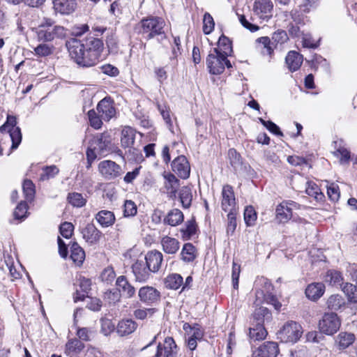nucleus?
Returning <instances> with one entry per match:
<instances>
[{"mask_svg": "<svg viewBox=\"0 0 357 357\" xmlns=\"http://www.w3.org/2000/svg\"><path fill=\"white\" fill-rule=\"evenodd\" d=\"M36 33L38 41L50 43L66 38L68 31L63 26L55 24V22L52 19L44 17L41 23L36 28Z\"/></svg>", "mask_w": 357, "mask_h": 357, "instance_id": "f257e3e1", "label": "nucleus"}, {"mask_svg": "<svg viewBox=\"0 0 357 357\" xmlns=\"http://www.w3.org/2000/svg\"><path fill=\"white\" fill-rule=\"evenodd\" d=\"M66 47L72 59H73L79 66L89 68L95 66L98 63L92 61V63H89L88 58L89 59L91 52L84 49L80 40L72 38L66 42Z\"/></svg>", "mask_w": 357, "mask_h": 357, "instance_id": "f03ea898", "label": "nucleus"}, {"mask_svg": "<svg viewBox=\"0 0 357 357\" xmlns=\"http://www.w3.org/2000/svg\"><path fill=\"white\" fill-rule=\"evenodd\" d=\"M227 57L211 50L206 60L209 73L213 75H220L224 72L225 67L231 68L232 66Z\"/></svg>", "mask_w": 357, "mask_h": 357, "instance_id": "7ed1b4c3", "label": "nucleus"}, {"mask_svg": "<svg viewBox=\"0 0 357 357\" xmlns=\"http://www.w3.org/2000/svg\"><path fill=\"white\" fill-rule=\"evenodd\" d=\"M303 333L301 326L295 321L287 322L278 331V337L281 342L285 343H296Z\"/></svg>", "mask_w": 357, "mask_h": 357, "instance_id": "20e7f679", "label": "nucleus"}, {"mask_svg": "<svg viewBox=\"0 0 357 357\" xmlns=\"http://www.w3.org/2000/svg\"><path fill=\"white\" fill-rule=\"evenodd\" d=\"M142 33L146 34V38L151 39L156 36L164 33L163 29L165 22L163 19L157 17H148L141 21Z\"/></svg>", "mask_w": 357, "mask_h": 357, "instance_id": "39448f33", "label": "nucleus"}, {"mask_svg": "<svg viewBox=\"0 0 357 357\" xmlns=\"http://www.w3.org/2000/svg\"><path fill=\"white\" fill-rule=\"evenodd\" d=\"M17 119L14 116L8 115L6 123L1 126L2 133L8 132L12 141L11 149H16L22 142V133L19 127L16 126Z\"/></svg>", "mask_w": 357, "mask_h": 357, "instance_id": "423d86ee", "label": "nucleus"}, {"mask_svg": "<svg viewBox=\"0 0 357 357\" xmlns=\"http://www.w3.org/2000/svg\"><path fill=\"white\" fill-rule=\"evenodd\" d=\"M341 326V321L336 313H325L319 321V329L321 333L332 335L337 332Z\"/></svg>", "mask_w": 357, "mask_h": 357, "instance_id": "0eeeda50", "label": "nucleus"}, {"mask_svg": "<svg viewBox=\"0 0 357 357\" xmlns=\"http://www.w3.org/2000/svg\"><path fill=\"white\" fill-rule=\"evenodd\" d=\"M98 170L100 174L106 180H113L123 174L121 167L114 161L105 160L98 165Z\"/></svg>", "mask_w": 357, "mask_h": 357, "instance_id": "6e6552de", "label": "nucleus"}, {"mask_svg": "<svg viewBox=\"0 0 357 357\" xmlns=\"http://www.w3.org/2000/svg\"><path fill=\"white\" fill-rule=\"evenodd\" d=\"M82 45L86 50L91 52L89 59L88 58L89 63H92V61L98 62L103 48L102 41L99 38L91 37Z\"/></svg>", "mask_w": 357, "mask_h": 357, "instance_id": "1a4fd4ad", "label": "nucleus"}, {"mask_svg": "<svg viewBox=\"0 0 357 357\" xmlns=\"http://www.w3.org/2000/svg\"><path fill=\"white\" fill-rule=\"evenodd\" d=\"M178 347L171 337L165 339L162 343H159L153 357H177Z\"/></svg>", "mask_w": 357, "mask_h": 357, "instance_id": "9d476101", "label": "nucleus"}, {"mask_svg": "<svg viewBox=\"0 0 357 357\" xmlns=\"http://www.w3.org/2000/svg\"><path fill=\"white\" fill-rule=\"evenodd\" d=\"M221 206L226 212L237 211L233 188L229 185H225L222 188Z\"/></svg>", "mask_w": 357, "mask_h": 357, "instance_id": "9b49d317", "label": "nucleus"}, {"mask_svg": "<svg viewBox=\"0 0 357 357\" xmlns=\"http://www.w3.org/2000/svg\"><path fill=\"white\" fill-rule=\"evenodd\" d=\"M172 169L180 178L186 179L190 176V164L184 155H179L172 162Z\"/></svg>", "mask_w": 357, "mask_h": 357, "instance_id": "f8f14e48", "label": "nucleus"}, {"mask_svg": "<svg viewBox=\"0 0 357 357\" xmlns=\"http://www.w3.org/2000/svg\"><path fill=\"white\" fill-rule=\"evenodd\" d=\"M273 5L271 0H255L254 11L261 20L267 21L272 17Z\"/></svg>", "mask_w": 357, "mask_h": 357, "instance_id": "ddd939ff", "label": "nucleus"}, {"mask_svg": "<svg viewBox=\"0 0 357 357\" xmlns=\"http://www.w3.org/2000/svg\"><path fill=\"white\" fill-rule=\"evenodd\" d=\"M91 144L98 154H104L110 149L111 137L107 133L99 134L93 137Z\"/></svg>", "mask_w": 357, "mask_h": 357, "instance_id": "4468645a", "label": "nucleus"}, {"mask_svg": "<svg viewBox=\"0 0 357 357\" xmlns=\"http://www.w3.org/2000/svg\"><path fill=\"white\" fill-rule=\"evenodd\" d=\"M163 261L162 254L156 250L149 251L145 257V264L153 273H156L161 267Z\"/></svg>", "mask_w": 357, "mask_h": 357, "instance_id": "2eb2a0df", "label": "nucleus"}, {"mask_svg": "<svg viewBox=\"0 0 357 357\" xmlns=\"http://www.w3.org/2000/svg\"><path fill=\"white\" fill-rule=\"evenodd\" d=\"M138 296L141 301L147 304H153L160 300V294L155 288L145 286L139 289Z\"/></svg>", "mask_w": 357, "mask_h": 357, "instance_id": "dca6fc26", "label": "nucleus"}, {"mask_svg": "<svg viewBox=\"0 0 357 357\" xmlns=\"http://www.w3.org/2000/svg\"><path fill=\"white\" fill-rule=\"evenodd\" d=\"M97 111L101 119L109 121L116 114V110L109 99L103 98L97 105Z\"/></svg>", "mask_w": 357, "mask_h": 357, "instance_id": "f3484780", "label": "nucleus"}, {"mask_svg": "<svg viewBox=\"0 0 357 357\" xmlns=\"http://www.w3.org/2000/svg\"><path fill=\"white\" fill-rule=\"evenodd\" d=\"M132 273L135 277V280L139 282L147 281L151 276V271L143 261L137 260L132 266Z\"/></svg>", "mask_w": 357, "mask_h": 357, "instance_id": "a211bd4d", "label": "nucleus"}, {"mask_svg": "<svg viewBox=\"0 0 357 357\" xmlns=\"http://www.w3.org/2000/svg\"><path fill=\"white\" fill-rule=\"evenodd\" d=\"M83 238L90 245L96 244L102 235L100 231L93 224H88L82 231Z\"/></svg>", "mask_w": 357, "mask_h": 357, "instance_id": "6ab92c4d", "label": "nucleus"}, {"mask_svg": "<svg viewBox=\"0 0 357 357\" xmlns=\"http://www.w3.org/2000/svg\"><path fill=\"white\" fill-rule=\"evenodd\" d=\"M135 139V130L131 127H125L121 131V143L125 149H128L129 151H133L135 149L133 147Z\"/></svg>", "mask_w": 357, "mask_h": 357, "instance_id": "aec40b11", "label": "nucleus"}, {"mask_svg": "<svg viewBox=\"0 0 357 357\" xmlns=\"http://www.w3.org/2000/svg\"><path fill=\"white\" fill-rule=\"evenodd\" d=\"M118 291L126 298H132L135 294V287L128 281L126 276L121 275L116 279Z\"/></svg>", "mask_w": 357, "mask_h": 357, "instance_id": "412c9836", "label": "nucleus"}, {"mask_svg": "<svg viewBox=\"0 0 357 357\" xmlns=\"http://www.w3.org/2000/svg\"><path fill=\"white\" fill-rule=\"evenodd\" d=\"M55 11L63 15L72 13L76 8L75 0H53Z\"/></svg>", "mask_w": 357, "mask_h": 357, "instance_id": "4be33fe9", "label": "nucleus"}, {"mask_svg": "<svg viewBox=\"0 0 357 357\" xmlns=\"http://www.w3.org/2000/svg\"><path fill=\"white\" fill-rule=\"evenodd\" d=\"M160 244L163 252L168 255L176 254L180 248L179 241L175 238L169 236L162 237Z\"/></svg>", "mask_w": 357, "mask_h": 357, "instance_id": "5701e85b", "label": "nucleus"}, {"mask_svg": "<svg viewBox=\"0 0 357 357\" xmlns=\"http://www.w3.org/2000/svg\"><path fill=\"white\" fill-rule=\"evenodd\" d=\"M303 61V56L295 51H290L285 58V63L291 72H295L298 70Z\"/></svg>", "mask_w": 357, "mask_h": 357, "instance_id": "b1692460", "label": "nucleus"}, {"mask_svg": "<svg viewBox=\"0 0 357 357\" xmlns=\"http://www.w3.org/2000/svg\"><path fill=\"white\" fill-rule=\"evenodd\" d=\"M278 353V345L274 342H264L258 349V356L260 357H276Z\"/></svg>", "mask_w": 357, "mask_h": 357, "instance_id": "393cba45", "label": "nucleus"}, {"mask_svg": "<svg viewBox=\"0 0 357 357\" xmlns=\"http://www.w3.org/2000/svg\"><path fill=\"white\" fill-rule=\"evenodd\" d=\"M137 324L132 319H123L120 321L116 327V332L120 336H125L133 333Z\"/></svg>", "mask_w": 357, "mask_h": 357, "instance_id": "a878e982", "label": "nucleus"}, {"mask_svg": "<svg viewBox=\"0 0 357 357\" xmlns=\"http://www.w3.org/2000/svg\"><path fill=\"white\" fill-rule=\"evenodd\" d=\"M164 178L165 179V188L167 190V192L169 195L170 197H175L179 186V180L171 173L165 175Z\"/></svg>", "mask_w": 357, "mask_h": 357, "instance_id": "bb28decb", "label": "nucleus"}, {"mask_svg": "<svg viewBox=\"0 0 357 357\" xmlns=\"http://www.w3.org/2000/svg\"><path fill=\"white\" fill-rule=\"evenodd\" d=\"M212 50L224 56H229L233 52L231 42L227 37L222 35L219 38L218 47L213 48Z\"/></svg>", "mask_w": 357, "mask_h": 357, "instance_id": "cd10ccee", "label": "nucleus"}, {"mask_svg": "<svg viewBox=\"0 0 357 357\" xmlns=\"http://www.w3.org/2000/svg\"><path fill=\"white\" fill-rule=\"evenodd\" d=\"M324 284L322 283L310 284L305 289L306 296L311 300H317L324 294Z\"/></svg>", "mask_w": 357, "mask_h": 357, "instance_id": "c85d7f7f", "label": "nucleus"}, {"mask_svg": "<svg viewBox=\"0 0 357 357\" xmlns=\"http://www.w3.org/2000/svg\"><path fill=\"white\" fill-rule=\"evenodd\" d=\"M96 220L102 227H107L114 223L115 216L113 212L102 210L96 214Z\"/></svg>", "mask_w": 357, "mask_h": 357, "instance_id": "c756f323", "label": "nucleus"}, {"mask_svg": "<svg viewBox=\"0 0 357 357\" xmlns=\"http://www.w3.org/2000/svg\"><path fill=\"white\" fill-rule=\"evenodd\" d=\"M183 213L177 208L171 210L164 218V223L175 227L183 221Z\"/></svg>", "mask_w": 357, "mask_h": 357, "instance_id": "7c9ffc66", "label": "nucleus"}, {"mask_svg": "<svg viewBox=\"0 0 357 357\" xmlns=\"http://www.w3.org/2000/svg\"><path fill=\"white\" fill-rule=\"evenodd\" d=\"M267 335V331L262 324H255L252 323V326L249 328L250 338L254 341L264 340Z\"/></svg>", "mask_w": 357, "mask_h": 357, "instance_id": "2f4dec72", "label": "nucleus"}, {"mask_svg": "<svg viewBox=\"0 0 357 357\" xmlns=\"http://www.w3.org/2000/svg\"><path fill=\"white\" fill-rule=\"evenodd\" d=\"M197 250L190 243H185L181 252V259L187 263L193 261L197 257Z\"/></svg>", "mask_w": 357, "mask_h": 357, "instance_id": "473e14b6", "label": "nucleus"}, {"mask_svg": "<svg viewBox=\"0 0 357 357\" xmlns=\"http://www.w3.org/2000/svg\"><path fill=\"white\" fill-rule=\"evenodd\" d=\"M70 258L78 265H81L84 260L85 252L76 242H73L70 245Z\"/></svg>", "mask_w": 357, "mask_h": 357, "instance_id": "72a5a7b5", "label": "nucleus"}, {"mask_svg": "<svg viewBox=\"0 0 357 357\" xmlns=\"http://www.w3.org/2000/svg\"><path fill=\"white\" fill-rule=\"evenodd\" d=\"M91 280L85 278L84 277H80L79 279V286L80 290L84 293L83 294H80L79 290H76V294L74 296V301L77 302L78 301H83L84 299V294H88L91 290Z\"/></svg>", "mask_w": 357, "mask_h": 357, "instance_id": "f704fd0d", "label": "nucleus"}, {"mask_svg": "<svg viewBox=\"0 0 357 357\" xmlns=\"http://www.w3.org/2000/svg\"><path fill=\"white\" fill-rule=\"evenodd\" d=\"M355 340V336L352 333H340L335 340L340 349H344L349 347Z\"/></svg>", "mask_w": 357, "mask_h": 357, "instance_id": "c9c22d12", "label": "nucleus"}, {"mask_svg": "<svg viewBox=\"0 0 357 357\" xmlns=\"http://www.w3.org/2000/svg\"><path fill=\"white\" fill-rule=\"evenodd\" d=\"M271 314L269 310L265 307H260L256 309L252 314V322L255 324H262L265 319H269Z\"/></svg>", "mask_w": 357, "mask_h": 357, "instance_id": "e433bc0d", "label": "nucleus"}, {"mask_svg": "<svg viewBox=\"0 0 357 357\" xmlns=\"http://www.w3.org/2000/svg\"><path fill=\"white\" fill-rule=\"evenodd\" d=\"M183 283V278L181 275L177 273H173L169 275L165 281V284L167 288L176 290L178 289Z\"/></svg>", "mask_w": 357, "mask_h": 357, "instance_id": "4c0bfd02", "label": "nucleus"}, {"mask_svg": "<svg viewBox=\"0 0 357 357\" xmlns=\"http://www.w3.org/2000/svg\"><path fill=\"white\" fill-rule=\"evenodd\" d=\"M275 213L277 220L281 223L288 222L292 217V212L282 203L277 206Z\"/></svg>", "mask_w": 357, "mask_h": 357, "instance_id": "58836bf2", "label": "nucleus"}, {"mask_svg": "<svg viewBox=\"0 0 357 357\" xmlns=\"http://www.w3.org/2000/svg\"><path fill=\"white\" fill-rule=\"evenodd\" d=\"M84 348V344L77 338L69 340L66 344V349L68 354H77Z\"/></svg>", "mask_w": 357, "mask_h": 357, "instance_id": "ea45409f", "label": "nucleus"}, {"mask_svg": "<svg viewBox=\"0 0 357 357\" xmlns=\"http://www.w3.org/2000/svg\"><path fill=\"white\" fill-rule=\"evenodd\" d=\"M197 231V225L195 220L192 219L188 220L185 223V227L181 229L182 238L185 240L190 239L193 235L195 234Z\"/></svg>", "mask_w": 357, "mask_h": 357, "instance_id": "a19ab883", "label": "nucleus"}, {"mask_svg": "<svg viewBox=\"0 0 357 357\" xmlns=\"http://www.w3.org/2000/svg\"><path fill=\"white\" fill-rule=\"evenodd\" d=\"M256 42L263 47L264 50L262 52L264 54H268L269 56L272 55L275 47L273 44L272 40H271L268 36L258 38L256 40Z\"/></svg>", "mask_w": 357, "mask_h": 357, "instance_id": "79ce46f5", "label": "nucleus"}, {"mask_svg": "<svg viewBox=\"0 0 357 357\" xmlns=\"http://www.w3.org/2000/svg\"><path fill=\"white\" fill-rule=\"evenodd\" d=\"M22 190L26 200L31 202L34 198L36 192L33 183L29 179L24 180L22 184Z\"/></svg>", "mask_w": 357, "mask_h": 357, "instance_id": "37998d69", "label": "nucleus"}, {"mask_svg": "<svg viewBox=\"0 0 357 357\" xmlns=\"http://www.w3.org/2000/svg\"><path fill=\"white\" fill-rule=\"evenodd\" d=\"M327 306L331 310H337L345 303L344 299L338 294L331 295L327 301Z\"/></svg>", "mask_w": 357, "mask_h": 357, "instance_id": "c03bdc74", "label": "nucleus"}, {"mask_svg": "<svg viewBox=\"0 0 357 357\" xmlns=\"http://www.w3.org/2000/svg\"><path fill=\"white\" fill-rule=\"evenodd\" d=\"M307 185L305 192L309 196L313 197L317 201H321L324 199V195L320 191L317 184L312 182H307Z\"/></svg>", "mask_w": 357, "mask_h": 357, "instance_id": "a18cd8bd", "label": "nucleus"}, {"mask_svg": "<svg viewBox=\"0 0 357 357\" xmlns=\"http://www.w3.org/2000/svg\"><path fill=\"white\" fill-rule=\"evenodd\" d=\"M54 50V47L52 45L43 42L34 48V53L38 56H47L52 54Z\"/></svg>", "mask_w": 357, "mask_h": 357, "instance_id": "49530a36", "label": "nucleus"}, {"mask_svg": "<svg viewBox=\"0 0 357 357\" xmlns=\"http://www.w3.org/2000/svg\"><path fill=\"white\" fill-rule=\"evenodd\" d=\"M179 197L183 206L188 208L191 204L192 198L190 188L187 186L181 188L179 192Z\"/></svg>", "mask_w": 357, "mask_h": 357, "instance_id": "de8ad7c7", "label": "nucleus"}, {"mask_svg": "<svg viewBox=\"0 0 357 357\" xmlns=\"http://www.w3.org/2000/svg\"><path fill=\"white\" fill-rule=\"evenodd\" d=\"M59 172V168L56 165L46 166L43 168V172L40 174V180L47 181L56 176Z\"/></svg>", "mask_w": 357, "mask_h": 357, "instance_id": "09e8293b", "label": "nucleus"}, {"mask_svg": "<svg viewBox=\"0 0 357 357\" xmlns=\"http://www.w3.org/2000/svg\"><path fill=\"white\" fill-rule=\"evenodd\" d=\"M342 291L351 302L357 303V286L351 283H346Z\"/></svg>", "mask_w": 357, "mask_h": 357, "instance_id": "8fccbe9b", "label": "nucleus"}, {"mask_svg": "<svg viewBox=\"0 0 357 357\" xmlns=\"http://www.w3.org/2000/svg\"><path fill=\"white\" fill-rule=\"evenodd\" d=\"M271 40L276 48L278 45L285 43L289 40V37L285 31L278 29L272 34Z\"/></svg>", "mask_w": 357, "mask_h": 357, "instance_id": "3c124183", "label": "nucleus"}, {"mask_svg": "<svg viewBox=\"0 0 357 357\" xmlns=\"http://www.w3.org/2000/svg\"><path fill=\"white\" fill-rule=\"evenodd\" d=\"M342 280V278L340 273L332 270L327 271L324 277L325 282L328 283L330 285L339 284Z\"/></svg>", "mask_w": 357, "mask_h": 357, "instance_id": "603ef678", "label": "nucleus"}, {"mask_svg": "<svg viewBox=\"0 0 357 357\" xmlns=\"http://www.w3.org/2000/svg\"><path fill=\"white\" fill-rule=\"evenodd\" d=\"M68 199L69 203L75 207H82L86 204V199L82 195L77 192L70 193Z\"/></svg>", "mask_w": 357, "mask_h": 357, "instance_id": "864d4df0", "label": "nucleus"}, {"mask_svg": "<svg viewBox=\"0 0 357 357\" xmlns=\"http://www.w3.org/2000/svg\"><path fill=\"white\" fill-rule=\"evenodd\" d=\"M244 220L247 226H252L257 220V213L254 208L248 206L244 211Z\"/></svg>", "mask_w": 357, "mask_h": 357, "instance_id": "5fc2aeb1", "label": "nucleus"}, {"mask_svg": "<svg viewBox=\"0 0 357 357\" xmlns=\"http://www.w3.org/2000/svg\"><path fill=\"white\" fill-rule=\"evenodd\" d=\"M236 213L237 211H230L227 215V233L228 235H232L236 228Z\"/></svg>", "mask_w": 357, "mask_h": 357, "instance_id": "6e6d98bb", "label": "nucleus"}, {"mask_svg": "<svg viewBox=\"0 0 357 357\" xmlns=\"http://www.w3.org/2000/svg\"><path fill=\"white\" fill-rule=\"evenodd\" d=\"M214 21L212 16L206 13L203 19V31L205 34L208 35L212 32L214 29Z\"/></svg>", "mask_w": 357, "mask_h": 357, "instance_id": "4d7b16f0", "label": "nucleus"}, {"mask_svg": "<svg viewBox=\"0 0 357 357\" xmlns=\"http://www.w3.org/2000/svg\"><path fill=\"white\" fill-rule=\"evenodd\" d=\"M88 117L91 127L95 129L101 128L102 122L100 116H98L94 109H91L88 112Z\"/></svg>", "mask_w": 357, "mask_h": 357, "instance_id": "13d9d810", "label": "nucleus"}, {"mask_svg": "<svg viewBox=\"0 0 357 357\" xmlns=\"http://www.w3.org/2000/svg\"><path fill=\"white\" fill-rule=\"evenodd\" d=\"M28 206L26 202H20L17 206L14 211V216L15 219L22 220L26 218L27 213Z\"/></svg>", "mask_w": 357, "mask_h": 357, "instance_id": "bf43d9fd", "label": "nucleus"}, {"mask_svg": "<svg viewBox=\"0 0 357 357\" xmlns=\"http://www.w3.org/2000/svg\"><path fill=\"white\" fill-rule=\"evenodd\" d=\"M74 230V226L71 222H64L59 227L60 234L66 238H70Z\"/></svg>", "mask_w": 357, "mask_h": 357, "instance_id": "052dcab7", "label": "nucleus"}, {"mask_svg": "<svg viewBox=\"0 0 357 357\" xmlns=\"http://www.w3.org/2000/svg\"><path fill=\"white\" fill-rule=\"evenodd\" d=\"M121 298V293L117 289L109 290L105 293L104 299L109 303H116Z\"/></svg>", "mask_w": 357, "mask_h": 357, "instance_id": "680f3d73", "label": "nucleus"}, {"mask_svg": "<svg viewBox=\"0 0 357 357\" xmlns=\"http://www.w3.org/2000/svg\"><path fill=\"white\" fill-rule=\"evenodd\" d=\"M228 158L230 164L234 167H236L241 165V155L234 149H230L228 151Z\"/></svg>", "mask_w": 357, "mask_h": 357, "instance_id": "e2e57ef3", "label": "nucleus"}, {"mask_svg": "<svg viewBox=\"0 0 357 357\" xmlns=\"http://www.w3.org/2000/svg\"><path fill=\"white\" fill-rule=\"evenodd\" d=\"M115 277V272L112 267L105 268L100 275L101 280L107 283L112 282L114 280Z\"/></svg>", "mask_w": 357, "mask_h": 357, "instance_id": "0e129e2a", "label": "nucleus"}, {"mask_svg": "<svg viewBox=\"0 0 357 357\" xmlns=\"http://www.w3.org/2000/svg\"><path fill=\"white\" fill-rule=\"evenodd\" d=\"M124 215L126 217L133 216L137 213V206L134 202L126 200L124 204Z\"/></svg>", "mask_w": 357, "mask_h": 357, "instance_id": "69168bd1", "label": "nucleus"}, {"mask_svg": "<svg viewBox=\"0 0 357 357\" xmlns=\"http://www.w3.org/2000/svg\"><path fill=\"white\" fill-rule=\"evenodd\" d=\"M101 322V332L105 335H108L110 334L114 329V324L112 322V321L109 319H102L100 320Z\"/></svg>", "mask_w": 357, "mask_h": 357, "instance_id": "338daca9", "label": "nucleus"}, {"mask_svg": "<svg viewBox=\"0 0 357 357\" xmlns=\"http://www.w3.org/2000/svg\"><path fill=\"white\" fill-rule=\"evenodd\" d=\"M102 73L110 77H116L119 74V69L111 65L105 64L100 67Z\"/></svg>", "mask_w": 357, "mask_h": 357, "instance_id": "774afa93", "label": "nucleus"}]
</instances>
